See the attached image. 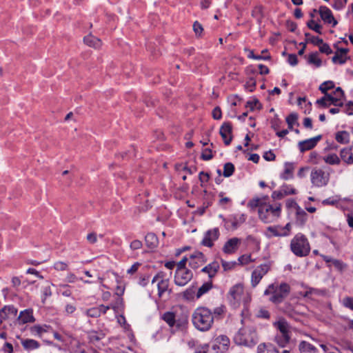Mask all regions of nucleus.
<instances>
[{
	"label": "nucleus",
	"mask_w": 353,
	"mask_h": 353,
	"mask_svg": "<svg viewBox=\"0 0 353 353\" xmlns=\"http://www.w3.org/2000/svg\"><path fill=\"white\" fill-rule=\"evenodd\" d=\"M326 98L329 103V106L331 105L339 107L343 106L342 102H339V101L336 99V98H334L332 94H326Z\"/></svg>",
	"instance_id": "obj_47"
},
{
	"label": "nucleus",
	"mask_w": 353,
	"mask_h": 353,
	"mask_svg": "<svg viewBox=\"0 0 353 353\" xmlns=\"http://www.w3.org/2000/svg\"><path fill=\"white\" fill-rule=\"evenodd\" d=\"M332 95L334 96V98H336V99H338L339 101V102H342V105H343L344 92L340 87H338L337 88H336V90L334 91Z\"/></svg>",
	"instance_id": "obj_48"
},
{
	"label": "nucleus",
	"mask_w": 353,
	"mask_h": 353,
	"mask_svg": "<svg viewBox=\"0 0 353 353\" xmlns=\"http://www.w3.org/2000/svg\"><path fill=\"white\" fill-rule=\"evenodd\" d=\"M263 158L268 161H274L276 158L275 154L272 150H269L268 152H265L263 154Z\"/></svg>",
	"instance_id": "obj_63"
},
{
	"label": "nucleus",
	"mask_w": 353,
	"mask_h": 353,
	"mask_svg": "<svg viewBox=\"0 0 353 353\" xmlns=\"http://www.w3.org/2000/svg\"><path fill=\"white\" fill-rule=\"evenodd\" d=\"M343 305L347 308L353 310V297L346 296L342 300Z\"/></svg>",
	"instance_id": "obj_52"
},
{
	"label": "nucleus",
	"mask_w": 353,
	"mask_h": 353,
	"mask_svg": "<svg viewBox=\"0 0 353 353\" xmlns=\"http://www.w3.org/2000/svg\"><path fill=\"white\" fill-rule=\"evenodd\" d=\"M152 285H155L158 290V298L161 299L165 293L169 296L172 290L169 288L170 280L167 278L166 274L163 272H159L152 279Z\"/></svg>",
	"instance_id": "obj_7"
},
{
	"label": "nucleus",
	"mask_w": 353,
	"mask_h": 353,
	"mask_svg": "<svg viewBox=\"0 0 353 353\" xmlns=\"http://www.w3.org/2000/svg\"><path fill=\"white\" fill-rule=\"evenodd\" d=\"M332 263L336 269L341 272L343 271L347 267V265L346 263H343L342 261L339 259H334V260H332Z\"/></svg>",
	"instance_id": "obj_46"
},
{
	"label": "nucleus",
	"mask_w": 353,
	"mask_h": 353,
	"mask_svg": "<svg viewBox=\"0 0 353 353\" xmlns=\"http://www.w3.org/2000/svg\"><path fill=\"white\" fill-rule=\"evenodd\" d=\"M220 236L219 230L218 228L208 230L205 234L201 245L208 248H212L214 245V242L216 241Z\"/></svg>",
	"instance_id": "obj_13"
},
{
	"label": "nucleus",
	"mask_w": 353,
	"mask_h": 353,
	"mask_svg": "<svg viewBox=\"0 0 353 353\" xmlns=\"http://www.w3.org/2000/svg\"><path fill=\"white\" fill-rule=\"evenodd\" d=\"M196 288L194 286H191L183 292V296L185 299L191 301L196 297Z\"/></svg>",
	"instance_id": "obj_36"
},
{
	"label": "nucleus",
	"mask_w": 353,
	"mask_h": 353,
	"mask_svg": "<svg viewBox=\"0 0 353 353\" xmlns=\"http://www.w3.org/2000/svg\"><path fill=\"white\" fill-rule=\"evenodd\" d=\"M307 214L299 206L296 208V221L300 225H304L307 220Z\"/></svg>",
	"instance_id": "obj_30"
},
{
	"label": "nucleus",
	"mask_w": 353,
	"mask_h": 353,
	"mask_svg": "<svg viewBox=\"0 0 353 353\" xmlns=\"http://www.w3.org/2000/svg\"><path fill=\"white\" fill-rule=\"evenodd\" d=\"M323 161L330 165H339L342 161L341 157H339L335 153H328L322 157Z\"/></svg>",
	"instance_id": "obj_24"
},
{
	"label": "nucleus",
	"mask_w": 353,
	"mask_h": 353,
	"mask_svg": "<svg viewBox=\"0 0 353 353\" xmlns=\"http://www.w3.org/2000/svg\"><path fill=\"white\" fill-rule=\"evenodd\" d=\"M234 172V165L232 163L228 162L224 164L223 175L225 177H230L233 174Z\"/></svg>",
	"instance_id": "obj_39"
},
{
	"label": "nucleus",
	"mask_w": 353,
	"mask_h": 353,
	"mask_svg": "<svg viewBox=\"0 0 353 353\" xmlns=\"http://www.w3.org/2000/svg\"><path fill=\"white\" fill-rule=\"evenodd\" d=\"M85 314L89 317L97 318L100 316V310L97 307H91L85 310Z\"/></svg>",
	"instance_id": "obj_49"
},
{
	"label": "nucleus",
	"mask_w": 353,
	"mask_h": 353,
	"mask_svg": "<svg viewBox=\"0 0 353 353\" xmlns=\"http://www.w3.org/2000/svg\"><path fill=\"white\" fill-rule=\"evenodd\" d=\"M22 346L26 350H34L39 347V343L34 339H24L21 341Z\"/></svg>",
	"instance_id": "obj_34"
},
{
	"label": "nucleus",
	"mask_w": 353,
	"mask_h": 353,
	"mask_svg": "<svg viewBox=\"0 0 353 353\" xmlns=\"http://www.w3.org/2000/svg\"><path fill=\"white\" fill-rule=\"evenodd\" d=\"M258 353H279V350L272 345L262 343L257 347Z\"/></svg>",
	"instance_id": "obj_31"
},
{
	"label": "nucleus",
	"mask_w": 353,
	"mask_h": 353,
	"mask_svg": "<svg viewBox=\"0 0 353 353\" xmlns=\"http://www.w3.org/2000/svg\"><path fill=\"white\" fill-rule=\"evenodd\" d=\"M330 175L320 168H314L310 174V179L313 185L321 188L327 185L329 183Z\"/></svg>",
	"instance_id": "obj_8"
},
{
	"label": "nucleus",
	"mask_w": 353,
	"mask_h": 353,
	"mask_svg": "<svg viewBox=\"0 0 353 353\" xmlns=\"http://www.w3.org/2000/svg\"><path fill=\"white\" fill-rule=\"evenodd\" d=\"M334 87V83L332 81H327L323 82L321 85L319 86V90L323 94H327V92L332 88Z\"/></svg>",
	"instance_id": "obj_41"
},
{
	"label": "nucleus",
	"mask_w": 353,
	"mask_h": 353,
	"mask_svg": "<svg viewBox=\"0 0 353 353\" xmlns=\"http://www.w3.org/2000/svg\"><path fill=\"white\" fill-rule=\"evenodd\" d=\"M219 196L221 197L219 204L222 207H225L227 204L231 202V199L228 197H223V193L220 192Z\"/></svg>",
	"instance_id": "obj_59"
},
{
	"label": "nucleus",
	"mask_w": 353,
	"mask_h": 353,
	"mask_svg": "<svg viewBox=\"0 0 353 353\" xmlns=\"http://www.w3.org/2000/svg\"><path fill=\"white\" fill-rule=\"evenodd\" d=\"M256 316L259 318H262L265 319H269L270 317V312L264 308L259 309Z\"/></svg>",
	"instance_id": "obj_54"
},
{
	"label": "nucleus",
	"mask_w": 353,
	"mask_h": 353,
	"mask_svg": "<svg viewBox=\"0 0 353 353\" xmlns=\"http://www.w3.org/2000/svg\"><path fill=\"white\" fill-rule=\"evenodd\" d=\"M54 268L58 271H64L68 268V264L63 261H57L54 263Z\"/></svg>",
	"instance_id": "obj_58"
},
{
	"label": "nucleus",
	"mask_w": 353,
	"mask_h": 353,
	"mask_svg": "<svg viewBox=\"0 0 353 353\" xmlns=\"http://www.w3.org/2000/svg\"><path fill=\"white\" fill-rule=\"evenodd\" d=\"M347 56H343V54H339V52H336L334 56L332 57V61L334 63L343 64L347 61Z\"/></svg>",
	"instance_id": "obj_42"
},
{
	"label": "nucleus",
	"mask_w": 353,
	"mask_h": 353,
	"mask_svg": "<svg viewBox=\"0 0 353 353\" xmlns=\"http://www.w3.org/2000/svg\"><path fill=\"white\" fill-rule=\"evenodd\" d=\"M319 14L322 20L329 24H332V27L337 25L338 22L334 19L332 12L330 8L326 6H321L319 8Z\"/></svg>",
	"instance_id": "obj_18"
},
{
	"label": "nucleus",
	"mask_w": 353,
	"mask_h": 353,
	"mask_svg": "<svg viewBox=\"0 0 353 353\" xmlns=\"http://www.w3.org/2000/svg\"><path fill=\"white\" fill-rule=\"evenodd\" d=\"M335 139L341 144H345L350 141V134L346 131H339L336 134Z\"/></svg>",
	"instance_id": "obj_35"
},
{
	"label": "nucleus",
	"mask_w": 353,
	"mask_h": 353,
	"mask_svg": "<svg viewBox=\"0 0 353 353\" xmlns=\"http://www.w3.org/2000/svg\"><path fill=\"white\" fill-rule=\"evenodd\" d=\"M238 261L242 265H246L252 261L250 254H243L239 257Z\"/></svg>",
	"instance_id": "obj_55"
},
{
	"label": "nucleus",
	"mask_w": 353,
	"mask_h": 353,
	"mask_svg": "<svg viewBox=\"0 0 353 353\" xmlns=\"http://www.w3.org/2000/svg\"><path fill=\"white\" fill-rule=\"evenodd\" d=\"M192 321L196 329L201 332H206L212 327L214 316L212 311L208 307H199L193 312Z\"/></svg>",
	"instance_id": "obj_3"
},
{
	"label": "nucleus",
	"mask_w": 353,
	"mask_h": 353,
	"mask_svg": "<svg viewBox=\"0 0 353 353\" xmlns=\"http://www.w3.org/2000/svg\"><path fill=\"white\" fill-rule=\"evenodd\" d=\"M321 139V136L318 135L315 137L308 139L299 143V148L301 152L310 150L314 148L317 143Z\"/></svg>",
	"instance_id": "obj_20"
},
{
	"label": "nucleus",
	"mask_w": 353,
	"mask_h": 353,
	"mask_svg": "<svg viewBox=\"0 0 353 353\" xmlns=\"http://www.w3.org/2000/svg\"><path fill=\"white\" fill-rule=\"evenodd\" d=\"M212 288V281L204 283L196 291V298L199 299L203 294L208 293Z\"/></svg>",
	"instance_id": "obj_32"
},
{
	"label": "nucleus",
	"mask_w": 353,
	"mask_h": 353,
	"mask_svg": "<svg viewBox=\"0 0 353 353\" xmlns=\"http://www.w3.org/2000/svg\"><path fill=\"white\" fill-rule=\"evenodd\" d=\"M241 243V239L238 237H233L228 239L224 244L222 250L226 254L235 253Z\"/></svg>",
	"instance_id": "obj_16"
},
{
	"label": "nucleus",
	"mask_w": 353,
	"mask_h": 353,
	"mask_svg": "<svg viewBox=\"0 0 353 353\" xmlns=\"http://www.w3.org/2000/svg\"><path fill=\"white\" fill-rule=\"evenodd\" d=\"M308 63L314 65L317 68L320 67L322 64V61L319 57L317 52L312 53L309 55Z\"/></svg>",
	"instance_id": "obj_38"
},
{
	"label": "nucleus",
	"mask_w": 353,
	"mask_h": 353,
	"mask_svg": "<svg viewBox=\"0 0 353 353\" xmlns=\"http://www.w3.org/2000/svg\"><path fill=\"white\" fill-rule=\"evenodd\" d=\"M256 86V81L253 78H250L246 82L245 87L249 91L252 92Z\"/></svg>",
	"instance_id": "obj_61"
},
{
	"label": "nucleus",
	"mask_w": 353,
	"mask_h": 353,
	"mask_svg": "<svg viewBox=\"0 0 353 353\" xmlns=\"http://www.w3.org/2000/svg\"><path fill=\"white\" fill-rule=\"evenodd\" d=\"M299 350L301 353H315L316 348L310 343L302 341L299 345Z\"/></svg>",
	"instance_id": "obj_27"
},
{
	"label": "nucleus",
	"mask_w": 353,
	"mask_h": 353,
	"mask_svg": "<svg viewBox=\"0 0 353 353\" xmlns=\"http://www.w3.org/2000/svg\"><path fill=\"white\" fill-rule=\"evenodd\" d=\"M83 41L87 46L94 48H99L102 45L101 41L92 34L85 37Z\"/></svg>",
	"instance_id": "obj_26"
},
{
	"label": "nucleus",
	"mask_w": 353,
	"mask_h": 353,
	"mask_svg": "<svg viewBox=\"0 0 353 353\" xmlns=\"http://www.w3.org/2000/svg\"><path fill=\"white\" fill-rule=\"evenodd\" d=\"M236 265V263L234 261L228 262L225 261H222V267L225 271L232 270Z\"/></svg>",
	"instance_id": "obj_57"
},
{
	"label": "nucleus",
	"mask_w": 353,
	"mask_h": 353,
	"mask_svg": "<svg viewBox=\"0 0 353 353\" xmlns=\"http://www.w3.org/2000/svg\"><path fill=\"white\" fill-rule=\"evenodd\" d=\"M146 245L150 248H155L158 244V239L154 233H148L145 237Z\"/></svg>",
	"instance_id": "obj_33"
},
{
	"label": "nucleus",
	"mask_w": 353,
	"mask_h": 353,
	"mask_svg": "<svg viewBox=\"0 0 353 353\" xmlns=\"http://www.w3.org/2000/svg\"><path fill=\"white\" fill-rule=\"evenodd\" d=\"M344 112L349 115L353 114V102L350 101L345 105Z\"/></svg>",
	"instance_id": "obj_64"
},
{
	"label": "nucleus",
	"mask_w": 353,
	"mask_h": 353,
	"mask_svg": "<svg viewBox=\"0 0 353 353\" xmlns=\"http://www.w3.org/2000/svg\"><path fill=\"white\" fill-rule=\"evenodd\" d=\"M268 197H255L250 200L248 207L251 209L258 208L259 219L265 223H272L281 216V208L280 204L270 205L267 203Z\"/></svg>",
	"instance_id": "obj_1"
},
{
	"label": "nucleus",
	"mask_w": 353,
	"mask_h": 353,
	"mask_svg": "<svg viewBox=\"0 0 353 353\" xmlns=\"http://www.w3.org/2000/svg\"><path fill=\"white\" fill-rule=\"evenodd\" d=\"M18 319L23 324L34 321L32 311L30 310H25L21 311L19 314Z\"/></svg>",
	"instance_id": "obj_25"
},
{
	"label": "nucleus",
	"mask_w": 353,
	"mask_h": 353,
	"mask_svg": "<svg viewBox=\"0 0 353 353\" xmlns=\"http://www.w3.org/2000/svg\"><path fill=\"white\" fill-rule=\"evenodd\" d=\"M291 288L287 283H274L270 284L264 291V295L274 304L282 303L290 294Z\"/></svg>",
	"instance_id": "obj_4"
},
{
	"label": "nucleus",
	"mask_w": 353,
	"mask_h": 353,
	"mask_svg": "<svg viewBox=\"0 0 353 353\" xmlns=\"http://www.w3.org/2000/svg\"><path fill=\"white\" fill-rule=\"evenodd\" d=\"M17 309L13 305H6L0 309V323L8 319L10 316H15Z\"/></svg>",
	"instance_id": "obj_22"
},
{
	"label": "nucleus",
	"mask_w": 353,
	"mask_h": 353,
	"mask_svg": "<svg viewBox=\"0 0 353 353\" xmlns=\"http://www.w3.org/2000/svg\"><path fill=\"white\" fill-rule=\"evenodd\" d=\"M205 262V255L201 252H195L190 256L189 265L193 269H197Z\"/></svg>",
	"instance_id": "obj_19"
},
{
	"label": "nucleus",
	"mask_w": 353,
	"mask_h": 353,
	"mask_svg": "<svg viewBox=\"0 0 353 353\" xmlns=\"http://www.w3.org/2000/svg\"><path fill=\"white\" fill-rule=\"evenodd\" d=\"M193 274L188 269L176 270L174 281L178 286H185L191 281Z\"/></svg>",
	"instance_id": "obj_12"
},
{
	"label": "nucleus",
	"mask_w": 353,
	"mask_h": 353,
	"mask_svg": "<svg viewBox=\"0 0 353 353\" xmlns=\"http://www.w3.org/2000/svg\"><path fill=\"white\" fill-rule=\"evenodd\" d=\"M246 241L248 243L252 244L257 250L260 249V241L255 236L249 235L247 236Z\"/></svg>",
	"instance_id": "obj_50"
},
{
	"label": "nucleus",
	"mask_w": 353,
	"mask_h": 353,
	"mask_svg": "<svg viewBox=\"0 0 353 353\" xmlns=\"http://www.w3.org/2000/svg\"><path fill=\"white\" fill-rule=\"evenodd\" d=\"M193 30L196 35L200 36L203 30V28L201 23L198 21H195L193 24Z\"/></svg>",
	"instance_id": "obj_60"
},
{
	"label": "nucleus",
	"mask_w": 353,
	"mask_h": 353,
	"mask_svg": "<svg viewBox=\"0 0 353 353\" xmlns=\"http://www.w3.org/2000/svg\"><path fill=\"white\" fill-rule=\"evenodd\" d=\"M86 239L90 243L94 244L97 241V234L95 232L89 233L87 235Z\"/></svg>",
	"instance_id": "obj_62"
},
{
	"label": "nucleus",
	"mask_w": 353,
	"mask_h": 353,
	"mask_svg": "<svg viewBox=\"0 0 353 353\" xmlns=\"http://www.w3.org/2000/svg\"><path fill=\"white\" fill-rule=\"evenodd\" d=\"M274 328L279 331L278 334L283 336H290L291 326L289 323L283 317L279 318L272 323Z\"/></svg>",
	"instance_id": "obj_15"
},
{
	"label": "nucleus",
	"mask_w": 353,
	"mask_h": 353,
	"mask_svg": "<svg viewBox=\"0 0 353 353\" xmlns=\"http://www.w3.org/2000/svg\"><path fill=\"white\" fill-rule=\"evenodd\" d=\"M161 319L165 321L170 329L174 332L183 331L188 325V314L181 307H173L164 312Z\"/></svg>",
	"instance_id": "obj_2"
},
{
	"label": "nucleus",
	"mask_w": 353,
	"mask_h": 353,
	"mask_svg": "<svg viewBox=\"0 0 353 353\" xmlns=\"http://www.w3.org/2000/svg\"><path fill=\"white\" fill-rule=\"evenodd\" d=\"M290 339L291 336L279 335L276 333L274 341L280 347H285L290 343Z\"/></svg>",
	"instance_id": "obj_28"
},
{
	"label": "nucleus",
	"mask_w": 353,
	"mask_h": 353,
	"mask_svg": "<svg viewBox=\"0 0 353 353\" xmlns=\"http://www.w3.org/2000/svg\"><path fill=\"white\" fill-rule=\"evenodd\" d=\"M213 158L212 152L211 149L205 148L203 150L201 153V159L205 161H209Z\"/></svg>",
	"instance_id": "obj_53"
},
{
	"label": "nucleus",
	"mask_w": 353,
	"mask_h": 353,
	"mask_svg": "<svg viewBox=\"0 0 353 353\" xmlns=\"http://www.w3.org/2000/svg\"><path fill=\"white\" fill-rule=\"evenodd\" d=\"M294 170V165L292 163H285L284 172L281 174V178L284 180L292 179Z\"/></svg>",
	"instance_id": "obj_29"
},
{
	"label": "nucleus",
	"mask_w": 353,
	"mask_h": 353,
	"mask_svg": "<svg viewBox=\"0 0 353 353\" xmlns=\"http://www.w3.org/2000/svg\"><path fill=\"white\" fill-rule=\"evenodd\" d=\"M224 143L226 145L230 144L232 139V126L230 122H225L222 124L219 130Z\"/></svg>",
	"instance_id": "obj_17"
},
{
	"label": "nucleus",
	"mask_w": 353,
	"mask_h": 353,
	"mask_svg": "<svg viewBox=\"0 0 353 353\" xmlns=\"http://www.w3.org/2000/svg\"><path fill=\"white\" fill-rule=\"evenodd\" d=\"M281 189L285 196L296 194V189H294L291 185H283L281 187Z\"/></svg>",
	"instance_id": "obj_44"
},
{
	"label": "nucleus",
	"mask_w": 353,
	"mask_h": 353,
	"mask_svg": "<svg viewBox=\"0 0 353 353\" xmlns=\"http://www.w3.org/2000/svg\"><path fill=\"white\" fill-rule=\"evenodd\" d=\"M271 264L265 263L257 266L252 272L251 285L255 288L261 281L262 278L270 270Z\"/></svg>",
	"instance_id": "obj_10"
},
{
	"label": "nucleus",
	"mask_w": 353,
	"mask_h": 353,
	"mask_svg": "<svg viewBox=\"0 0 353 353\" xmlns=\"http://www.w3.org/2000/svg\"><path fill=\"white\" fill-rule=\"evenodd\" d=\"M307 26L310 29L315 31L316 32H317L319 34H321V29H322L321 26L316 23L313 19H311L310 21H309L307 23Z\"/></svg>",
	"instance_id": "obj_43"
},
{
	"label": "nucleus",
	"mask_w": 353,
	"mask_h": 353,
	"mask_svg": "<svg viewBox=\"0 0 353 353\" xmlns=\"http://www.w3.org/2000/svg\"><path fill=\"white\" fill-rule=\"evenodd\" d=\"M236 344L247 347H252L258 342L256 327L253 325H245L237 332L234 336Z\"/></svg>",
	"instance_id": "obj_5"
},
{
	"label": "nucleus",
	"mask_w": 353,
	"mask_h": 353,
	"mask_svg": "<svg viewBox=\"0 0 353 353\" xmlns=\"http://www.w3.org/2000/svg\"><path fill=\"white\" fill-rule=\"evenodd\" d=\"M30 332L32 335L41 336L46 330L42 326L35 325L30 328Z\"/></svg>",
	"instance_id": "obj_45"
},
{
	"label": "nucleus",
	"mask_w": 353,
	"mask_h": 353,
	"mask_svg": "<svg viewBox=\"0 0 353 353\" xmlns=\"http://www.w3.org/2000/svg\"><path fill=\"white\" fill-rule=\"evenodd\" d=\"M215 344L213 346V349L215 350L217 347L221 352H225L228 350L230 341L229 338L225 335H220L217 336L214 340Z\"/></svg>",
	"instance_id": "obj_21"
},
{
	"label": "nucleus",
	"mask_w": 353,
	"mask_h": 353,
	"mask_svg": "<svg viewBox=\"0 0 353 353\" xmlns=\"http://www.w3.org/2000/svg\"><path fill=\"white\" fill-rule=\"evenodd\" d=\"M219 216L223 219L224 226L228 230H236L246 221V215L244 214H232L228 218H224L222 215Z\"/></svg>",
	"instance_id": "obj_9"
},
{
	"label": "nucleus",
	"mask_w": 353,
	"mask_h": 353,
	"mask_svg": "<svg viewBox=\"0 0 353 353\" xmlns=\"http://www.w3.org/2000/svg\"><path fill=\"white\" fill-rule=\"evenodd\" d=\"M307 290L303 294L305 297H309L310 295L316 294L319 296H324L325 294V290H318L316 288L305 287Z\"/></svg>",
	"instance_id": "obj_37"
},
{
	"label": "nucleus",
	"mask_w": 353,
	"mask_h": 353,
	"mask_svg": "<svg viewBox=\"0 0 353 353\" xmlns=\"http://www.w3.org/2000/svg\"><path fill=\"white\" fill-rule=\"evenodd\" d=\"M220 268L219 263L217 261H213L202 268L201 272L206 273L210 279L215 276Z\"/></svg>",
	"instance_id": "obj_23"
},
{
	"label": "nucleus",
	"mask_w": 353,
	"mask_h": 353,
	"mask_svg": "<svg viewBox=\"0 0 353 353\" xmlns=\"http://www.w3.org/2000/svg\"><path fill=\"white\" fill-rule=\"evenodd\" d=\"M319 50L321 52L326 54H330L332 53V50L330 46L327 43H324L323 42L319 46Z\"/></svg>",
	"instance_id": "obj_56"
},
{
	"label": "nucleus",
	"mask_w": 353,
	"mask_h": 353,
	"mask_svg": "<svg viewBox=\"0 0 353 353\" xmlns=\"http://www.w3.org/2000/svg\"><path fill=\"white\" fill-rule=\"evenodd\" d=\"M290 250L296 256H307L310 252V245L307 237L301 233L296 234L291 240Z\"/></svg>",
	"instance_id": "obj_6"
},
{
	"label": "nucleus",
	"mask_w": 353,
	"mask_h": 353,
	"mask_svg": "<svg viewBox=\"0 0 353 353\" xmlns=\"http://www.w3.org/2000/svg\"><path fill=\"white\" fill-rule=\"evenodd\" d=\"M291 224L288 223L284 227L282 226H270L268 228L269 237L272 236H287L291 231Z\"/></svg>",
	"instance_id": "obj_14"
},
{
	"label": "nucleus",
	"mask_w": 353,
	"mask_h": 353,
	"mask_svg": "<svg viewBox=\"0 0 353 353\" xmlns=\"http://www.w3.org/2000/svg\"><path fill=\"white\" fill-rule=\"evenodd\" d=\"M214 316V320L217 319H221L223 314L225 312V307L220 306L214 309L213 312H212Z\"/></svg>",
	"instance_id": "obj_51"
},
{
	"label": "nucleus",
	"mask_w": 353,
	"mask_h": 353,
	"mask_svg": "<svg viewBox=\"0 0 353 353\" xmlns=\"http://www.w3.org/2000/svg\"><path fill=\"white\" fill-rule=\"evenodd\" d=\"M243 294V285L241 283H237L233 285L229 290L228 299L230 303L234 306L237 307L242 299Z\"/></svg>",
	"instance_id": "obj_11"
},
{
	"label": "nucleus",
	"mask_w": 353,
	"mask_h": 353,
	"mask_svg": "<svg viewBox=\"0 0 353 353\" xmlns=\"http://www.w3.org/2000/svg\"><path fill=\"white\" fill-rule=\"evenodd\" d=\"M298 115L296 113L292 112L286 117V122L289 129L292 130L293 125L297 123Z\"/></svg>",
	"instance_id": "obj_40"
}]
</instances>
